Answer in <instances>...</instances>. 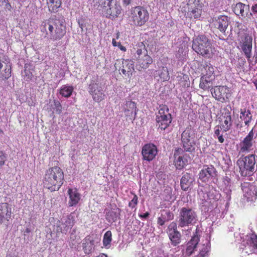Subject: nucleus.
Listing matches in <instances>:
<instances>
[{
	"label": "nucleus",
	"instance_id": "69168bd1",
	"mask_svg": "<svg viewBox=\"0 0 257 257\" xmlns=\"http://www.w3.org/2000/svg\"><path fill=\"white\" fill-rule=\"evenodd\" d=\"M26 232L28 233L30 232V230L29 228H27L26 230Z\"/></svg>",
	"mask_w": 257,
	"mask_h": 257
},
{
	"label": "nucleus",
	"instance_id": "3c124183",
	"mask_svg": "<svg viewBox=\"0 0 257 257\" xmlns=\"http://www.w3.org/2000/svg\"><path fill=\"white\" fill-rule=\"evenodd\" d=\"M167 220L166 219H164L163 217H162V216L161 215V216H160L158 218V221H157V222H158V224H159L160 225H163L165 223V222L166 221H167Z\"/></svg>",
	"mask_w": 257,
	"mask_h": 257
},
{
	"label": "nucleus",
	"instance_id": "5701e85b",
	"mask_svg": "<svg viewBox=\"0 0 257 257\" xmlns=\"http://www.w3.org/2000/svg\"><path fill=\"white\" fill-rule=\"evenodd\" d=\"M194 181V179L192 174L188 173H184L180 180L181 189L184 191H187Z\"/></svg>",
	"mask_w": 257,
	"mask_h": 257
},
{
	"label": "nucleus",
	"instance_id": "6ab92c4d",
	"mask_svg": "<svg viewBox=\"0 0 257 257\" xmlns=\"http://www.w3.org/2000/svg\"><path fill=\"white\" fill-rule=\"evenodd\" d=\"M183 152V151L182 149L178 148L174 153V156L175 159V166L178 169H182L188 164V160L186 157L184 156H180Z\"/></svg>",
	"mask_w": 257,
	"mask_h": 257
},
{
	"label": "nucleus",
	"instance_id": "79ce46f5",
	"mask_svg": "<svg viewBox=\"0 0 257 257\" xmlns=\"http://www.w3.org/2000/svg\"><path fill=\"white\" fill-rule=\"evenodd\" d=\"M247 243L252 244V245L257 248V235L254 233H252L249 235L248 239H247Z\"/></svg>",
	"mask_w": 257,
	"mask_h": 257
},
{
	"label": "nucleus",
	"instance_id": "4c0bfd02",
	"mask_svg": "<svg viewBox=\"0 0 257 257\" xmlns=\"http://www.w3.org/2000/svg\"><path fill=\"white\" fill-rule=\"evenodd\" d=\"M140 48H138L136 51L137 55L135 56L137 59V61L139 60V58H141L144 55L147 53V50L145 48V46L142 43L141 45L139 46Z\"/></svg>",
	"mask_w": 257,
	"mask_h": 257
},
{
	"label": "nucleus",
	"instance_id": "49530a36",
	"mask_svg": "<svg viewBox=\"0 0 257 257\" xmlns=\"http://www.w3.org/2000/svg\"><path fill=\"white\" fill-rule=\"evenodd\" d=\"M7 155L3 152L0 151V167L3 166L7 160Z\"/></svg>",
	"mask_w": 257,
	"mask_h": 257
},
{
	"label": "nucleus",
	"instance_id": "1a4fd4ad",
	"mask_svg": "<svg viewBox=\"0 0 257 257\" xmlns=\"http://www.w3.org/2000/svg\"><path fill=\"white\" fill-rule=\"evenodd\" d=\"M188 11L186 17L192 19H199L202 13L203 5L199 0H186Z\"/></svg>",
	"mask_w": 257,
	"mask_h": 257
},
{
	"label": "nucleus",
	"instance_id": "7ed1b4c3",
	"mask_svg": "<svg viewBox=\"0 0 257 257\" xmlns=\"http://www.w3.org/2000/svg\"><path fill=\"white\" fill-rule=\"evenodd\" d=\"M193 50L198 54L210 58L213 55V48L211 41L205 35L198 36L193 40Z\"/></svg>",
	"mask_w": 257,
	"mask_h": 257
},
{
	"label": "nucleus",
	"instance_id": "ea45409f",
	"mask_svg": "<svg viewBox=\"0 0 257 257\" xmlns=\"http://www.w3.org/2000/svg\"><path fill=\"white\" fill-rule=\"evenodd\" d=\"M111 232L110 231H106L103 236V244L105 247H107L109 245L111 241Z\"/></svg>",
	"mask_w": 257,
	"mask_h": 257
},
{
	"label": "nucleus",
	"instance_id": "680f3d73",
	"mask_svg": "<svg viewBox=\"0 0 257 257\" xmlns=\"http://www.w3.org/2000/svg\"><path fill=\"white\" fill-rule=\"evenodd\" d=\"M78 24L80 28H81L82 30H83V25L80 21H78Z\"/></svg>",
	"mask_w": 257,
	"mask_h": 257
},
{
	"label": "nucleus",
	"instance_id": "052dcab7",
	"mask_svg": "<svg viewBox=\"0 0 257 257\" xmlns=\"http://www.w3.org/2000/svg\"><path fill=\"white\" fill-rule=\"evenodd\" d=\"M112 43L113 46H117L118 43L115 41L114 39H112Z\"/></svg>",
	"mask_w": 257,
	"mask_h": 257
},
{
	"label": "nucleus",
	"instance_id": "c03bdc74",
	"mask_svg": "<svg viewBox=\"0 0 257 257\" xmlns=\"http://www.w3.org/2000/svg\"><path fill=\"white\" fill-rule=\"evenodd\" d=\"M61 220H64V223L66 224V225L67 226V227L69 229L71 228V227L73 226L74 224L73 221L72 219V217L71 218L70 216L63 217V218H62Z\"/></svg>",
	"mask_w": 257,
	"mask_h": 257
},
{
	"label": "nucleus",
	"instance_id": "6e6d98bb",
	"mask_svg": "<svg viewBox=\"0 0 257 257\" xmlns=\"http://www.w3.org/2000/svg\"><path fill=\"white\" fill-rule=\"evenodd\" d=\"M251 10L253 13H257V4H255L252 6Z\"/></svg>",
	"mask_w": 257,
	"mask_h": 257
},
{
	"label": "nucleus",
	"instance_id": "338daca9",
	"mask_svg": "<svg viewBox=\"0 0 257 257\" xmlns=\"http://www.w3.org/2000/svg\"><path fill=\"white\" fill-rule=\"evenodd\" d=\"M6 257H12V256H11V255H7Z\"/></svg>",
	"mask_w": 257,
	"mask_h": 257
},
{
	"label": "nucleus",
	"instance_id": "13d9d810",
	"mask_svg": "<svg viewBox=\"0 0 257 257\" xmlns=\"http://www.w3.org/2000/svg\"><path fill=\"white\" fill-rule=\"evenodd\" d=\"M218 137V141L220 143H222L224 142V140L223 138V136L222 135H220V136H217Z\"/></svg>",
	"mask_w": 257,
	"mask_h": 257
},
{
	"label": "nucleus",
	"instance_id": "9b49d317",
	"mask_svg": "<svg viewBox=\"0 0 257 257\" xmlns=\"http://www.w3.org/2000/svg\"><path fill=\"white\" fill-rule=\"evenodd\" d=\"M89 89L94 101L98 102L104 98L103 88L99 83L92 81L89 84Z\"/></svg>",
	"mask_w": 257,
	"mask_h": 257
},
{
	"label": "nucleus",
	"instance_id": "7c9ffc66",
	"mask_svg": "<svg viewBox=\"0 0 257 257\" xmlns=\"http://www.w3.org/2000/svg\"><path fill=\"white\" fill-rule=\"evenodd\" d=\"M73 89L72 86L64 85L60 89V94L65 97H69L71 95Z\"/></svg>",
	"mask_w": 257,
	"mask_h": 257
},
{
	"label": "nucleus",
	"instance_id": "72a5a7b5",
	"mask_svg": "<svg viewBox=\"0 0 257 257\" xmlns=\"http://www.w3.org/2000/svg\"><path fill=\"white\" fill-rule=\"evenodd\" d=\"M160 77L163 80H167L169 78V74L167 67H163L158 71Z\"/></svg>",
	"mask_w": 257,
	"mask_h": 257
},
{
	"label": "nucleus",
	"instance_id": "37998d69",
	"mask_svg": "<svg viewBox=\"0 0 257 257\" xmlns=\"http://www.w3.org/2000/svg\"><path fill=\"white\" fill-rule=\"evenodd\" d=\"M161 215L162 216L164 219H166L167 221L172 219L173 216V214L170 211L165 210L162 211Z\"/></svg>",
	"mask_w": 257,
	"mask_h": 257
},
{
	"label": "nucleus",
	"instance_id": "a211bd4d",
	"mask_svg": "<svg viewBox=\"0 0 257 257\" xmlns=\"http://www.w3.org/2000/svg\"><path fill=\"white\" fill-rule=\"evenodd\" d=\"M252 39L251 37L246 35L245 36L244 40L243 42H242V44L241 46V49L249 63L251 62L250 57L252 49Z\"/></svg>",
	"mask_w": 257,
	"mask_h": 257
},
{
	"label": "nucleus",
	"instance_id": "6e6552de",
	"mask_svg": "<svg viewBox=\"0 0 257 257\" xmlns=\"http://www.w3.org/2000/svg\"><path fill=\"white\" fill-rule=\"evenodd\" d=\"M156 120L159 128L162 130H165L169 126L172 121V117L166 105L160 106Z\"/></svg>",
	"mask_w": 257,
	"mask_h": 257
},
{
	"label": "nucleus",
	"instance_id": "4468645a",
	"mask_svg": "<svg viewBox=\"0 0 257 257\" xmlns=\"http://www.w3.org/2000/svg\"><path fill=\"white\" fill-rule=\"evenodd\" d=\"M12 214L11 205L7 203L0 204V223H4L6 226L11 218Z\"/></svg>",
	"mask_w": 257,
	"mask_h": 257
},
{
	"label": "nucleus",
	"instance_id": "9d476101",
	"mask_svg": "<svg viewBox=\"0 0 257 257\" xmlns=\"http://www.w3.org/2000/svg\"><path fill=\"white\" fill-rule=\"evenodd\" d=\"M11 76V64L9 59L0 54V78L8 79Z\"/></svg>",
	"mask_w": 257,
	"mask_h": 257
},
{
	"label": "nucleus",
	"instance_id": "c756f323",
	"mask_svg": "<svg viewBox=\"0 0 257 257\" xmlns=\"http://www.w3.org/2000/svg\"><path fill=\"white\" fill-rule=\"evenodd\" d=\"M195 145L194 140H191L189 141L188 140H182V147L186 152H192L194 151Z\"/></svg>",
	"mask_w": 257,
	"mask_h": 257
},
{
	"label": "nucleus",
	"instance_id": "c9c22d12",
	"mask_svg": "<svg viewBox=\"0 0 257 257\" xmlns=\"http://www.w3.org/2000/svg\"><path fill=\"white\" fill-rule=\"evenodd\" d=\"M240 118L244 120L246 125H248L251 119V115L249 110H244L241 112Z\"/></svg>",
	"mask_w": 257,
	"mask_h": 257
},
{
	"label": "nucleus",
	"instance_id": "bf43d9fd",
	"mask_svg": "<svg viewBox=\"0 0 257 257\" xmlns=\"http://www.w3.org/2000/svg\"><path fill=\"white\" fill-rule=\"evenodd\" d=\"M149 215V213L148 212H146L143 215H140V216L144 218H147Z\"/></svg>",
	"mask_w": 257,
	"mask_h": 257
},
{
	"label": "nucleus",
	"instance_id": "39448f33",
	"mask_svg": "<svg viewBox=\"0 0 257 257\" xmlns=\"http://www.w3.org/2000/svg\"><path fill=\"white\" fill-rule=\"evenodd\" d=\"M196 212L189 206L183 207L179 210V216L177 220L179 227H185L193 225L197 222Z\"/></svg>",
	"mask_w": 257,
	"mask_h": 257
},
{
	"label": "nucleus",
	"instance_id": "f03ea898",
	"mask_svg": "<svg viewBox=\"0 0 257 257\" xmlns=\"http://www.w3.org/2000/svg\"><path fill=\"white\" fill-rule=\"evenodd\" d=\"M64 174L62 169L54 167L48 169L45 174L44 186L51 192L58 190L63 184Z\"/></svg>",
	"mask_w": 257,
	"mask_h": 257
},
{
	"label": "nucleus",
	"instance_id": "aec40b11",
	"mask_svg": "<svg viewBox=\"0 0 257 257\" xmlns=\"http://www.w3.org/2000/svg\"><path fill=\"white\" fill-rule=\"evenodd\" d=\"M199 179L202 181L205 182L210 177H213L215 175V169L211 165L204 166L199 173Z\"/></svg>",
	"mask_w": 257,
	"mask_h": 257
},
{
	"label": "nucleus",
	"instance_id": "4d7b16f0",
	"mask_svg": "<svg viewBox=\"0 0 257 257\" xmlns=\"http://www.w3.org/2000/svg\"><path fill=\"white\" fill-rule=\"evenodd\" d=\"M214 134L216 136H220V130H219V127H218V126L216 127V129L214 132Z\"/></svg>",
	"mask_w": 257,
	"mask_h": 257
},
{
	"label": "nucleus",
	"instance_id": "a19ab883",
	"mask_svg": "<svg viewBox=\"0 0 257 257\" xmlns=\"http://www.w3.org/2000/svg\"><path fill=\"white\" fill-rule=\"evenodd\" d=\"M224 123L225 125L222 126V128L224 132L228 131L231 125V117L230 115L224 116Z\"/></svg>",
	"mask_w": 257,
	"mask_h": 257
},
{
	"label": "nucleus",
	"instance_id": "e2e57ef3",
	"mask_svg": "<svg viewBox=\"0 0 257 257\" xmlns=\"http://www.w3.org/2000/svg\"><path fill=\"white\" fill-rule=\"evenodd\" d=\"M253 57L255 59V63H257V51L255 52V54L254 55V57Z\"/></svg>",
	"mask_w": 257,
	"mask_h": 257
},
{
	"label": "nucleus",
	"instance_id": "de8ad7c7",
	"mask_svg": "<svg viewBox=\"0 0 257 257\" xmlns=\"http://www.w3.org/2000/svg\"><path fill=\"white\" fill-rule=\"evenodd\" d=\"M138 203V197L135 195L131 202H129L128 206L132 208H134Z\"/></svg>",
	"mask_w": 257,
	"mask_h": 257
},
{
	"label": "nucleus",
	"instance_id": "e433bc0d",
	"mask_svg": "<svg viewBox=\"0 0 257 257\" xmlns=\"http://www.w3.org/2000/svg\"><path fill=\"white\" fill-rule=\"evenodd\" d=\"M210 248L209 243L207 242L206 244H203L200 249L199 253L196 257H205L209 252Z\"/></svg>",
	"mask_w": 257,
	"mask_h": 257
},
{
	"label": "nucleus",
	"instance_id": "0e129e2a",
	"mask_svg": "<svg viewBox=\"0 0 257 257\" xmlns=\"http://www.w3.org/2000/svg\"><path fill=\"white\" fill-rule=\"evenodd\" d=\"M97 257H107V256L105 254H101Z\"/></svg>",
	"mask_w": 257,
	"mask_h": 257
},
{
	"label": "nucleus",
	"instance_id": "412c9836",
	"mask_svg": "<svg viewBox=\"0 0 257 257\" xmlns=\"http://www.w3.org/2000/svg\"><path fill=\"white\" fill-rule=\"evenodd\" d=\"M124 109L125 115L130 117L131 119L135 120L137 113L136 103L132 101H126Z\"/></svg>",
	"mask_w": 257,
	"mask_h": 257
},
{
	"label": "nucleus",
	"instance_id": "58836bf2",
	"mask_svg": "<svg viewBox=\"0 0 257 257\" xmlns=\"http://www.w3.org/2000/svg\"><path fill=\"white\" fill-rule=\"evenodd\" d=\"M57 227L58 228V231L65 234H66L69 229L67 226L64 223V220L59 221L57 223Z\"/></svg>",
	"mask_w": 257,
	"mask_h": 257
},
{
	"label": "nucleus",
	"instance_id": "f8f14e48",
	"mask_svg": "<svg viewBox=\"0 0 257 257\" xmlns=\"http://www.w3.org/2000/svg\"><path fill=\"white\" fill-rule=\"evenodd\" d=\"M158 150L156 146L153 144H148L142 148V154L144 160L152 161L157 154Z\"/></svg>",
	"mask_w": 257,
	"mask_h": 257
},
{
	"label": "nucleus",
	"instance_id": "f257e3e1",
	"mask_svg": "<svg viewBox=\"0 0 257 257\" xmlns=\"http://www.w3.org/2000/svg\"><path fill=\"white\" fill-rule=\"evenodd\" d=\"M65 20L64 17L60 15H56L50 18L45 27L48 30L47 34L50 38L54 41L61 39L66 33Z\"/></svg>",
	"mask_w": 257,
	"mask_h": 257
},
{
	"label": "nucleus",
	"instance_id": "603ef678",
	"mask_svg": "<svg viewBox=\"0 0 257 257\" xmlns=\"http://www.w3.org/2000/svg\"><path fill=\"white\" fill-rule=\"evenodd\" d=\"M164 193H167L168 194V196H166L165 199H169L171 198V188H167L164 190Z\"/></svg>",
	"mask_w": 257,
	"mask_h": 257
},
{
	"label": "nucleus",
	"instance_id": "cd10ccee",
	"mask_svg": "<svg viewBox=\"0 0 257 257\" xmlns=\"http://www.w3.org/2000/svg\"><path fill=\"white\" fill-rule=\"evenodd\" d=\"M153 60L152 58L147 53L142 57L141 58H139V60H138V63L142 68H147L149 65L151 64Z\"/></svg>",
	"mask_w": 257,
	"mask_h": 257
},
{
	"label": "nucleus",
	"instance_id": "20e7f679",
	"mask_svg": "<svg viewBox=\"0 0 257 257\" xmlns=\"http://www.w3.org/2000/svg\"><path fill=\"white\" fill-rule=\"evenodd\" d=\"M236 165L241 176H251L257 171V156L249 155L237 160Z\"/></svg>",
	"mask_w": 257,
	"mask_h": 257
},
{
	"label": "nucleus",
	"instance_id": "f704fd0d",
	"mask_svg": "<svg viewBox=\"0 0 257 257\" xmlns=\"http://www.w3.org/2000/svg\"><path fill=\"white\" fill-rule=\"evenodd\" d=\"M204 69L206 71V73L203 75L204 76L207 77H210L212 79H214L215 76L213 75L214 68L210 64L206 65L204 67Z\"/></svg>",
	"mask_w": 257,
	"mask_h": 257
},
{
	"label": "nucleus",
	"instance_id": "473e14b6",
	"mask_svg": "<svg viewBox=\"0 0 257 257\" xmlns=\"http://www.w3.org/2000/svg\"><path fill=\"white\" fill-rule=\"evenodd\" d=\"M93 241L90 240L88 239L85 240V242L83 243V248L85 252L89 254L93 249Z\"/></svg>",
	"mask_w": 257,
	"mask_h": 257
},
{
	"label": "nucleus",
	"instance_id": "4be33fe9",
	"mask_svg": "<svg viewBox=\"0 0 257 257\" xmlns=\"http://www.w3.org/2000/svg\"><path fill=\"white\" fill-rule=\"evenodd\" d=\"M227 88L224 86H216L211 88L212 96L217 100L225 101L224 95L226 93Z\"/></svg>",
	"mask_w": 257,
	"mask_h": 257
},
{
	"label": "nucleus",
	"instance_id": "f3484780",
	"mask_svg": "<svg viewBox=\"0 0 257 257\" xmlns=\"http://www.w3.org/2000/svg\"><path fill=\"white\" fill-rule=\"evenodd\" d=\"M254 133L252 129L243 140L240 143V151L242 153L248 152L253 145Z\"/></svg>",
	"mask_w": 257,
	"mask_h": 257
},
{
	"label": "nucleus",
	"instance_id": "5fc2aeb1",
	"mask_svg": "<svg viewBox=\"0 0 257 257\" xmlns=\"http://www.w3.org/2000/svg\"><path fill=\"white\" fill-rule=\"evenodd\" d=\"M119 49L122 50V51H126V48L125 47L123 46L122 45H121V43L120 42H118V46H117Z\"/></svg>",
	"mask_w": 257,
	"mask_h": 257
},
{
	"label": "nucleus",
	"instance_id": "09e8293b",
	"mask_svg": "<svg viewBox=\"0 0 257 257\" xmlns=\"http://www.w3.org/2000/svg\"><path fill=\"white\" fill-rule=\"evenodd\" d=\"M137 0H121L123 6L126 7L135 3Z\"/></svg>",
	"mask_w": 257,
	"mask_h": 257
},
{
	"label": "nucleus",
	"instance_id": "393cba45",
	"mask_svg": "<svg viewBox=\"0 0 257 257\" xmlns=\"http://www.w3.org/2000/svg\"><path fill=\"white\" fill-rule=\"evenodd\" d=\"M134 70V62L131 60H123L122 61V68L121 71L123 74L130 77Z\"/></svg>",
	"mask_w": 257,
	"mask_h": 257
},
{
	"label": "nucleus",
	"instance_id": "a878e982",
	"mask_svg": "<svg viewBox=\"0 0 257 257\" xmlns=\"http://www.w3.org/2000/svg\"><path fill=\"white\" fill-rule=\"evenodd\" d=\"M68 193L69 196L70 200L69 205L70 206H75L80 200V194L76 189H69Z\"/></svg>",
	"mask_w": 257,
	"mask_h": 257
},
{
	"label": "nucleus",
	"instance_id": "c85d7f7f",
	"mask_svg": "<svg viewBox=\"0 0 257 257\" xmlns=\"http://www.w3.org/2000/svg\"><path fill=\"white\" fill-rule=\"evenodd\" d=\"M49 11L51 12H57L58 9L61 6V0H47Z\"/></svg>",
	"mask_w": 257,
	"mask_h": 257
},
{
	"label": "nucleus",
	"instance_id": "ddd939ff",
	"mask_svg": "<svg viewBox=\"0 0 257 257\" xmlns=\"http://www.w3.org/2000/svg\"><path fill=\"white\" fill-rule=\"evenodd\" d=\"M212 23L215 28L221 32L225 33L230 23V19L225 16H219L212 18Z\"/></svg>",
	"mask_w": 257,
	"mask_h": 257
},
{
	"label": "nucleus",
	"instance_id": "864d4df0",
	"mask_svg": "<svg viewBox=\"0 0 257 257\" xmlns=\"http://www.w3.org/2000/svg\"><path fill=\"white\" fill-rule=\"evenodd\" d=\"M3 3H6V6H5L6 9H8L9 10H11L12 7H11V5L9 3H8V0H3Z\"/></svg>",
	"mask_w": 257,
	"mask_h": 257
},
{
	"label": "nucleus",
	"instance_id": "0eeeda50",
	"mask_svg": "<svg viewBox=\"0 0 257 257\" xmlns=\"http://www.w3.org/2000/svg\"><path fill=\"white\" fill-rule=\"evenodd\" d=\"M149 18L148 11L142 7H136L131 10L129 19L133 25L142 26L148 21Z\"/></svg>",
	"mask_w": 257,
	"mask_h": 257
},
{
	"label": "nucleus",
	"instance_id": "b1692460",
	"mask_svg": "<svg viewBox=\"0 0 257 257\" xmlns=\"http://www.w3.org/2000/svg\"><path fill=\"white\" fill-rule=\"evenodd\" d=\"M199 241V238L198 235H194L190 241L187 244L186 249V254L188 256L191 255L196 250L197 246Z\"/></svg>",
	"mask_w": 257,
	"mask_h": 257
},
{
	"label": "nucleus",
	"instance_id": "2eb2a0df",
	"mask_svg": "<svg viewBox=\"0 0 257 257\" xmlns=\"http://www.w3.org/2000/svg\"><path fill=\"white\" fill-rule=\"evenodd\" d=\"M169 239L171 241V244L175 246L181 242V235L179 231L177 230L176 225L172 224L169 225L168 227L167 231Z\"/></svg>",
	"mask_w": 257,
	"mask_h": 257
},
{
	"label": "nucleus",
	"instance_id": "8fccbe9b",
	"mask_svg": "<svg viewBox=\"0 0 257 257\" xmlns=\"http://www.w3.org/2000/svg\"><path fill=\"white\" fill-rule=\"evenodd\" d=\"M247 189H249V190L250 191V197H252L253 196H256V191L255 190V188H254V187L253 186H251L249 188H248Z\"/></svg>",
	"mask_w": 257,
	"mask_h": 257
},
{
	"label": "nucleus",
	"instance_id": "2f4dec72",
	"mask_svg": "<svg viewBox=\"0 0 257 257\" xmlns=\"http://www.w3.org/2000/svg\"><path fill=\"white\" fill-rule=\"evenodd\" d=\"M194 134L193 131L191 128H186L182 134L181 140H188V141L191 140H194Z\"/></svg>",
	"mask_w": 257,
	"mask_h": 257
},
{
	"label": "nucleus",
	"instance_id": "dca6fc26",
	"mask_svg": "<svg viewBox=\"0 0 257 257\" xmlns=\"http://www.w3.org/2000/svg\"><path fill=\"white\" fill-rule=\"evenodd\" d=\"M233 12L237 16H240L243 18H250L252 15L250 12L249 6L241 3H237L233 7Z\"/></svg>",
	"mask_w": 257,
	"mask_h": 257
},
{
	"label": "nucleus",
	"instance_id": "a18cd8bd",
	"mask_svg": "<svg viewBox=\"0 0 257 257\" xmlns=\"http://www.w3.org/2000/svg\"><path fill=\"white\" fill-rule=\"evenodd\" d=\"M54 108L56 109V113L60 114L61 112V105L58 100H54Z\"/></svg>",
	"mask_w": 257,
	"mask_h": 257
},
{
	"label": "nucleus",
	"instance_id": "bb28decb",
	"mask_svg": "<svg viewBox=\"0 0 257 257\" xmlns=\"http://www.w3.org/2000/svg\"><path fill=\"white\" fill-rule=\"evenodd\" d=\"M214 80L212 78L202 76L200 78L199 86L204 90L208 89L211 87L212 88V81Z\"/></svg>",
	"mask_w": 257,
	"mask_h": 257
},
{
	"label": "nucleus",
	"instance_id": "423d86ee",
	"mask_svg": "<svg viewBox=\"0 0 257 257\" xmlns=\"http://www.w3.org/2000/svg\"><path fill=\"white\" fill-rule=\"evenodd\" d=\"M99 3L102 11L109 19H115L121 13V7L117 0H99Z\"/></svg>",
	"mask_w": 257,
	"mask_h": 257
}]
</instances>
